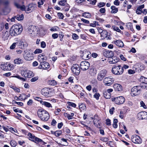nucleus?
Here are the masks:
<instances>
[{"label":"nucleus","instance_id":"1","mask_svg":"<svg viewBox=\"0 0 147 147\" xmlns=\"http://www.w3.org/2000/svg\"><path fill=\"white\" fill-rule=\"evenodd\" d=\"M14 4L17 8L20 9L22 11L25 10L27 13L32 12L36 8V5L33 4H29L28 7H26L24 5L21 6L16 3H15Z\"/></svg>","mask_w":147,"mask_h":147},{"label":"nucleus","instance_id":"2","mask_svg":"<svg viewBox=\"0 0 147 147\" xmlns=\"http://www.w3.org/2000/svg\"><path fill=\"white\" fill-rule=\"evenodd\" d=\"M37 114L38 117L43 121H46L49 118V115L48 112L42 109H38Z\"/></svg>","mask_w":147,"mask_h":147},{"label":"nucleus","instance_id":"3","mask_svg":"<svg viewBox=\"0 0 147 147\" xmlns=\"http://www.w3.org/2000/svg\"><path fill=\"white\" fill-rule=\"evenodd\" d=\"M112 72L116 75H120L122 74L124 71L123 67L120 65H115L113 66L111 70Z\"/></svg>","mask_w":147,"mask_h":147},{"label":"nucleus","instance_id":"4","mask_svg":"<svg viewBox=\"0 0 147 147\" xmlns=\"http://www.w3.org/2000/svg\"><path fill=\"white\" fill-rule=\"evenodd\" d=\"M41 93L43 95L47 97H50L54 94V90L50 88H43L41 90Z\"/></svg>","mask_w":147,"mask_h":147},{"label":"nucleus","instance_id":"5","mask_svg":"<svg viewBox=\"0 0 147 147\" xmlns=\"http://www.w3.org/2000/svg\"><path fill=\"white\" fill-rule=\"evenodd\" d=\"M27 32L31 36L34 37L37 35L38 30L36 27L34 26H30L28 28Z\"/></svg>","mask_w":147,"mask_h":147},{"label":"nucleus","instance_id":"6","mask_svg":"<svg viewBox=\"0 0 147 147\" xmlns=\"http://www.w3.org/2000/svg\"><path fill=\"white\" fill-rule=\"evenodd\" d=\"M142 86H136L132 88L131 89V94L132 96L138 95L140 94Z\"/></svg>","mask_w":147,"mask_h":147},{"label":"nucleus","instance_id":"7","mask_svg":"<svg viewBox=\"0 0 147 147\" xmlns=\"http://www.w3.org/2000/svg\"><path fill=\"white\" fill-rule=\"evenodd\" d=\"M13 31L16 35L19 34L22 32L23 28L20 24H15L11 28Z\"/></svg>","mask_w":147,"mask_h":147},{"label":"nucleus","instance_id":"8","mask_svg":"<svg viewBox=\"0 0 147 147\" xmlns=\"http://www.w3.org/2000/svg\"><path fill=\"white\" fill-rule=\"evenodd\" d=\"M28 135L29 137V139L32 141L34 142H39L43 144L45 143L41 139L35 137L30 133H28Z\"/></svg>","mask_w":147,"mask_h":147},{"label":"nucleus","instance_id":"9","mask_svg":"<svg viewBox=\"0 0 147 147\" xmlns=\"http://www.w3.org/2000/svg\"><path fill=\"white\" fill-rule=\"evenodd\" d=\"M114 79L111 76H109L105 78L103 82L105 86H110L113 83Z\"/></svg>","mask_w":147,"mask_h":147},{"label":"nucleus","instance_id":"10","mask_svg":"<svg viewBox=\"0 0 147 147\" xmlns=\"http://www.w3.org/2000/svg\"><path fill=\"white\" fill-rule=\"evenodd\" d=\"M111 100L112 101L117 105L122 104L125 101V99L123 96L112 98Z\"/></svg>","mask_w":147,"mask_h":147},{"label":"nucleus","instance_id":"11","mask_svg":"<svg viewBox=\"0 0 147 147\" xmlns=\"http://www.w3.org/2000/svg\"><path fill=\"white\" fill-rule=\"evenodd\" d=\"M107 71L103 69L100 71L97 76V79L98 81H101L103 80V78L106 76Z\"/></svg>","mask_w":147,"mask_h":147},{"label":"nucleus","instance_id":"12","mask_svg":"<svg viewBox=\"0 0 147 147\" xmlns=\"http://www.w3.org/2000/svg\"><path fill=\"white\" fill-rule=\"evenodd\" d=\"M72 71L76 75H78L80 72V69L79 65L77 64H74L71 67Z\"/></svg>","mask_w":147,"mask_h":147},{"label":"nucleus","instance_id":"13","mask_svg":"<svg viewBox=\"0 0 147 147\" xmlns=\"http://www.w3.org/2000/svg\"><path fill=\"white\" fill-rule=\"evenodd\" d=\"M90 66V64L89 63L86 61L81 62L80 64L81 69L83 71H86L88 69Z\"/></svg>","mask_w":147,"mask_h":147},{"label":"nucleus","instance_id":"14","mask_svg":"<svg viewBox=\"0 0 147 147\" xmlns=\"http://www.w3.org/2000/svg\"><path fill=\"white\" fill-rule=\"evenodd\" d=\"M23 56L24 59L27 61H30L33 59V57L32 53L25 51Z\"/></svg>","mask_w":147,"mask_h":147},{"label":"nucleus","instance_id":"15","mask_svg":"<svg viewBox=\"0 0 147 147\" xmlns=\"http://www.w3.org/2000/svg\"><path fill=\"white\" fill-rule=\"evenodd\" d=\"M1 68L3 70L10 71L13 69V65L8 63L1 65Z\"/></svg>","mask_w":147,"mask_h":147},{"label":"nucleus","instance_id":"16","mask_svg":"<svg viewBox=\"0 0 147 147\" xmlns=\"http://www.w3.org/2000/svg\"><path fill=\"white\" fill-rule=\"evenodd\" d=\"M21 73L22 76L25 77L30 78L33 75L32 72L28 70L22 71Z\"/></svg>","mask_w":147,"mask_h":147},{"label":"nucleus","instance_id":"17","mask_svg":"<svg viewBox=\"0 0 147 147\" xmlns=\"http://www.w3.org/2000/svg\"><path fill=\"white\" fill-rule=\"evenodd\" d=\"M137 117L139 120L147 119V112L145 111L140 112L137 115Z\"/></svg>","mask_w":147,"mask_h":147},{"label":"nucleus","instance_id":"18","mask_svg":"<svg viewBox=\"0 0 147 147\" xmlns=\"http://www.w3.org/2000/svg\"><path fill=\"white\" fill-rule=\"evenodd\" d=\"M132 142L135 144H140L142 142V139L140 137L136 135H134L131 138Z\"/></svg>","mask_w":147,"mask_h":147},{"label":"nucleus","instance_id":"19","mask_svg":"<svg viewBox=\"0 0 147 147\" xmlns=\"http://www.w3.org/2000/svg\"><path fill=\"white\" fill-rule=\"evenodd\" d=\"M17 45L21 49L26 47L28 45L27 42L24 40H17Z\"/></svg>","mask_w":147,"mask_h":147},{"label":"nucleus","instance_id":"20","mask_svg":"<svg viewBox=\"0 0 147 147\" xmlns=\"http://www.w3.org/2000/svg\"><path fill=\"white\" fill-rule=\"evenodd\" d=\"M50 67L49 64L47 62L43 61L40 63V65L38 66L39 69H47Z\"/></svg>","mask_w":147,"mask_h":147},{"label":"nucleus","instance_id":"21","mask_svg":"<svg viewBox=\"0 0 147 147\" xmlns=\"http://www.w3.org/2000/svg\"><path fill=\"white\" fill-rule=\"evenodd\" d=\"M103 55L106 57L108 58L112 57L114 56L113 52L111 51H105L103 53Z\"/></svg>","mask_w":147,"mask_h":147},{"label":"nucleus","instance_id":"22","mask_svg":"<svg viewBox=\"0 0 147 147\" xmlns=\"http://www.w3.org/2000/svg\"><path fill=\"white\" fill-rule=\"evenodd\" d=\"M113 88L116 91L121 92L123 89L121 85L118 84H115L113 85Z\"/></svg>","mask_w":147,"mask_h":147},{"label":"nucleus","instance_id":"23","mask_svg":"<svg viewBox=\"0 0 147 147\" xmlns=\"http://www.w3.org/2000/svg\"><path fill=\"white\" fill-rule=\"evenodd\" d=\"M109 61V63L110 64H115L119 61V58L116 57H111Z\"/></svg>","mask_w":147,"mask_h":147},{"label":"nucleus","instance_id":"24","mask_svg":"<svg viewBox=\"0 0 147 147\" xmlns=\"http://www.w3.org/2000/svg\"><path fill=\"white\" fill-rule=\"evenodd\" d=\"M140 81L145 84L144 86H142V88L147 90V78H145L144 77H142L140 79Z\"/></svg>","mask_w":147,"mask_h":147},{"label":"nucleus","instance_id":"25","mask_svg":"<svg viewBox=\"0 0 147 147\" xmlns=\"http://www.w3.org/2000/svg\"><path fill=\"white\" fill-rule=\"evenodd\" d=\"M114 43L117 46L120 47H122L124 46V44L122 41L120 40H117L113 41Z\"/></svg>","mask_w":147,"mask_h":147},{"label":"nucleus","instance_id":"26","mask_svg":"<svg viewBox=\"0 0 147 147\" xmlns=\"http://www.w3.org/2000/svg\"><path fill=\"white\" fill-rule=\"evenodd\" d=\"M97 72V70L95 68H91L89 71V73L91 76H95Z\"/></svg>","mask_w":147,"mask_h":147},{"label":"nucleus","instance_id":"27","mask_svg":"<svg viewBox=\"0 0 147 147\" xmlns=\"http://www.w3.org/2000/svg\"><path fill=\"white\" fill-rule=\"evenodd\" d=\"M40 103L42 105L48 108H52V106L51 105L49 102L43 101H40Z\"/></svg>","mask_w":147,"mask_h":147},{"label":"nucleus","instance_id":"28","mask_svg":"<svg viewBox=\"0 0 147 147\" xmlns=\"http://www.w3.org/2000/svg\"><path fill=\"white\" fill-rule=\"evenodd\" d=\"M46 58L45 56H44L42 54H40L38 56V60L40 62H42L43 61H45L46 60Z\"/></svg>","mask_w":147,"mask_h":147},{"label":"nucleus","instance_id":"29","mask_svg":"<svg viewBox=\"0 0 147 147\" xmlns=\"http://www.w3.org/2000/svg\"><path fill=\"white\" fill-rule=\"evenodd\" d=\"M14 63L15 64H20L24 63L23 60L20 58H16L14 60Z\"/></svg>","mask_w":147,"mask_h":147},{"label":"nucleus","instance_id":"30","mask_svg":"<svg viewBox=\"0 0 147 147\" xmlns=\"http://www.w3.org/2000/svg\"><path fill=\"white\" fill-rule=\"evenodd\" d=\"M145 67L144 65H141L140 64L138 65L136 68V71L138 72L144 70L145 69Z\"/></svg>","mask_w":147,"mask_h":147},{"label":"nucleus","instance_id":"31","mask_svg":"<svg viewBox=\"0 0 147 147\" xmlns=\"http://www.w3.org/2000/svg\"><path fill=\"white\" fill-rule=\"evenodd\" d=\"M30 94H28V95H26L25 94H20L19 96V97L21 98L22 97V98H20V100H23L27 99L28 97H30Z\"/></svg>","mask_w":147,"mask_h":147},{"label":"nucleus","instance_id":"32","mask_svg":"<svg viewBox=\"0 0 147 147\" xmlns=\"http://www.w3.org/2000/svg\"><path fill=\"white\" fill-rule=\"evenodd\" d=\"M104 97L106 99H109L111 97V94L108 92H103Z\"/></svg>","mask_w":147,"mask_h":147},{"label":"nucleus","instance_id":"33","mask_svg":"<svg viewBox=\"0 0 147 147\" xmlns=\"http://www.w3.org/2000/svg\"><path fill=\"white\" fill-rule=\"evenodd\" d=\"M15 18L18 21H20L23 19L24 16L23 14L17 15L15 17Z\"/></svg>","mask_w":147,"mask_h":147},{"label":"nucleus","instance_id":"34","mask_svg":"<svg viewBox=\"0 0 147 147\" xmlns=\"http://www.w3.org/2000/svg\"><path fill=\"white\" fill-rule=\"evenodd\" d=\"M111 13H116L118 11V9L115 6H112L111 7Z\"/></svg>","mask_w":147,"mask_h":147},{"label":"nucleus","instance_id":"35","mask_svg":"<svg viewBox=\"0 0 147 147\" xmlns=\"http://www.w3.org/2000/svg\"><path fill=\"white\" fill-rule=\"evenodd\" d=\"M48 83L51 85L55 86L57 84V82L54 80H50L49 81Z\"/></svg>","mask_w":147,"mask_h":147},{"label":"nucleus","instance_id":"36","mask_svg":"<svg viewBox=\"0 0 147 147\" xmlns=\"http://www.w3.org/2000/svg\"><path fill=\"white\" fill-rule=\"evenodd\" d=\"M83 16L85 18H89L91 17V15L88 12H85L83 14Z\"/></svg>","mask_w":147,"mask_h":147},{"label":"nucleus","instance_id":"37","mask_svg":"<svg viewBox=\"0 0 147 147\" xmlns=\"http://www.w3.org/2000/svg\"><path fill=\"white\" fill-rule=\"evenodd\" d=\"M79 108L80 110L82 111L86 109V107L84 104L82 103L79 105Z\"/></svg>","mask_w":147,"mask_h":147},{"label":"nucleus","instance_id":"38","mask_svg":"<svg viewBox=\"0 0 147 147\" xmlns=\"http://www.w3.org/2000/svg\"><path fill=\"white\" fill-rule=\"evenodd\" d=\"M54 133L55 134V135L56 136H59L62 134V131L61 130H59L55 131V132Z\"/></svg>","mask_w":147,"mask_h":147},{"label":"nucleus","instance_id":"39","mask_svg":"<svg viewBox=\"0 0 147 147\" xmlns=\"http://www.w3.org/2000/svg\"><path fill=\"white\" fill-rule=\"evenodd\" d=\"M118 122V120L117 119H115L113 121V126L115 128H116L117 127V123Z\"/></svg>","mask_w":147,"mask_h":147},{"label":"nucleus","instance_id":"40","mask_svg":"<svg viewBox=\"0 0 147 147\" xmlns=\"http://www.w3.org/2000/svg\"><path fill=\"white\" fill-rule=\"evenodd\" d=\"M10 144L12 146L14 147L17 145V143L16 141L14 140H12L10 142Z\"/></svg>","mask_w":147,"mask_h":147},{"label":"nucleus","instance_id":"41","mask_svg":"<svg viewBox=\"0 0 147 147\" xmlns=\"http://www.w3.org/2000/svg\"><path fill=\"white\" fill-rule=\"evenodd\" d=\"M72 37L73 39L74 40H76L79 38L78 36L76 34L74 33L72 35Z\"/></svg>","mask_w":147,"mask_h":147},{"label":"nucleus","instance_id":"42","mask_svg":"<svg viewBox=\"0 0 147 147\" xmlns=\"http://www.w3.org/2000/svg\"><path fill=\"white\" fill-rule=\"evenodd\" d=\"M17 41L16 42H14L13 44L10 46V48L11 49H13L15 48L16 45H17Z\"/></svg>","mask_w":147,"mask_h":147},{"label":"nucleus","instance_id":"43","mask_svg":"<svg viewBox=\"0 0 147 147\" xmlns=\"http://www.w3.org/2000/svg\"><path fill=\"white\" fill-rule=\"evenodd\" d=\"M42 52V50L40 49H37L34 52V54H38L41 53Z\"/></svg>","mask_w":147,"mask_h":147},{"label":"nucleus","instance_id":"44","mask_svg":"<svg viewBox=\"0 0 147 147\" xmlns=\"http://www.w3.org/2000/svg\"><path fill=\"white\" fill-rule=\"evenodd\" d=\"M113 28L114 30L118 32H121L119 28L116 26H113Z\"/></svg>","mask_w":147,"mask_h":147},{"label":"nucleus","instance_id":"45","mask_svg":"<svg viewBox=\"0 0 147 147\" xmlns=\"http://www.w3.org/2000/svg\"><path fill=\"white\" fill-rule=\"evenodd\" d=\"M107 34V32L106 31H103L101 33V35L102 36H103L104 37H106Z\"/></svg>","mask_w":147,"mask_h":147},{"label":"nucleus","instance_id":"46","mask_svg":"<svg viewBox=\"0 0 147 147\" xmlns=\"http://www.w3.org/2000/svg\"><path fill=\"white\" fill-rule=\"evenodd\" d=\"M46 43L44 41H42L40 43V46L42 48H44L46 47Z\"/></svg>","mask_w":147,"mask_h":147},{"label":"nucleus","instance_id":"47","mask_svg":"<svg viewBox=\"0 0 147 147\" xmlns=\"http://www.w3.org/2000/svg\"><path fill=\"white\" fill-rule=\"evenodd\" d=\"M59 29V28L58 27L55 26L54 27H53V28H51V29H50V30L51 31H58Z\"/></svg>","mask_w":147,"mask_h":147},{"label":"nucleus","instance_id":"48","mask_svg":"<svg viewBox=\"0 0 147 147\" xmlns=\"http://www.w3.org/2000/svg\"><path fill=\"white\" fill-rule=\"evenodd\" d=\"M140 104L141 106L142 107L144 108L145 109H146L147 108V107L143 101H140Z\"/></svg>","mask_w":147,"mask_h":147},{"label":"nucleus","instance_id":"49","mask_svg":"<svg viewBox=\"0 0 147 147\" xmlns=\"http://www.w3.org/2000/svg\"><path fill=\"white\" fill-rule=\"evenodd\" d=\"M100 140L104 142H107L108 141L109 139L107 138L102 137L100 138Z\"/></svg>","mask_w":147,"mask_h":147},{"label":"nucleus","instance_id":"50","mask_svg":"<svg viewBox=\"0 0 147 147\" xmlns=\"http://www.w3.org/2000/svg\"><path fill=\"white\" fill-rule=\"evenodd\" d=\"M9 131L13 133L14 132L17 133L18 132L17 130L14 129V128L12 127H10L9 128Z\"/></svg>","mask_w":147,"mask_h":147},{"label":"nucleus","instance_id":"51","mask_svg":"<svg viewBox=\"0 0 147 147\" xmlns=\"http://www.w3.org/2000/svg\"><path fill=\"white\" fill-rule=\"evenodd\" d=\"M100 96V94L98 93H96L94 95V97L96 98L97 100H98L99 99Z\"/></svg>","mask_w":147,"mask_h":147},{"label":"nucleus","instance_id":"52","mask_svg":"<svg viewBox=\"0 0 147 147\" xmlns=\"http://www.w3.org/2000/svg\"><path fill=\"white\" fill-rule=\"evenodd\" d=\"M57 16H58L59 17V18L61 19H63V15L61 13H57Z\"/></svg>","mask_w":147,"mask_h":147},{"label":"nucleus","instance_id":"53","mask_svg":"<svg viewBox=\"0 0 147 147\" xmlns=\"http://www.w3.org/2000/svg\"><path fill=\"white\" fill-rule=\"evenodd\" d=\"M44 0H40L38 2V7H40V5H42L44 3Z\"/></svg>","mask_w":147,"mask_h":147},{"label":"nucleus","instance_id":"54","mask_svg":"<svg viewBox=\"0 0 147 147\" xmlns=\"http://www.w3.org/2000/svg\"><path fill=\"white\" fill-rule=\"evenodd\" d=\"M59 4L61 5H65L66 4V1L64 0L61 1L59 2Z\"/></svg>","mask_w":147,"mask_h":147},{"label":"nucleus","instance_id":"55","mask_svg":"<svg viewBox=\"0 0 147 147\" xmlns=\"http://www.w3.org/2000/svg\"><path fill=\"white\" fill-rule=\"evenodd\" d=\"M105 3L104 2H100L98 5V6L100 8L104 6L105 5Z\"/></svg>","mask_w":147,"mask_h":147},{"label":"nucleus","instance_id":"56","mask_svg":"<svg viewBox=\"0 0 147 147\" xmlns=\"http://www.w3.org/2000/svg\"><path fill=\"white\" fill-rule=\"evenodd\" d=\"M68 104L69 105L74 107H76V105L75 103L71 102H68Z\"/></svg>","mask_w":147,"mask_h":147},{"label":"nucleus","instance_id":"57","mask_svg":"<svg viewBox=\"0 0 147 147\" xmlns=\"http://www.w3.org/2000/svg\"><path fill=\"white\" fill-rule=\"evenodd\" d=\"M38 78L37 77H34L32 78L31 79L30 81L31 82H34L37 81L38 80Z\"/></svg>","mask_w":147,"mask_h":147},{"label":"nucleus","instance_id":"58","mask_svg":"<svg viewBox=\"0 0 147 147\" xmlns=\"http://www.w3.org/2000/svg\"><path fill=\"white\" fill-rule=\"evenodd\" d=\"M114 4L116 5H119L120 4V2L118 0H115L114 2Z\"/></svg>","mask_w":147,"mask_h":147},{"label":"nucleus","instance_id":"59","mask_svg":"<svg viewBox=\"0 0 147 147\" xmlns=\"http://www.w3.org/2000/svg\"><path fill=\"white\" fill-rule=\"evenodd\" d=\"M106 124L107 125H110L111 124V120L109 119H106Z\"/></svg>","mask_w":147,"mask_h":147},{"label":"nucleus","instance_id":"60","mask_svg":"<svg viewBox=\"0 0 147 147\" xmlns=\"http://www.w3.org/2000/svg\"><path fill=\"white\" fill-rule=\"evenodd\" d=\"M128 73L129 74H133L135 73V71L132 69H129L128 71Z\"/></svg>","mask_w":147,"mask_h":147},{"label":"nucleus","instance_id":"61","mask_svg":"<svg viewBox=\"0 0 147 147\" xmlns=\"http://www.w3.org/2000/svg\"><path fill=\"white\" fill-rule=\"evenodd\" d=\"M81 20L83 22L86 24H88L89 23V22L88 20L84 19L83 18H82Z\"/></svg>","mask_w":147,"mask_h":147},{"label":"nucleus","instance_id":"62","mask_svg":"<svg viewBox=\"0 0 147 147\" xmlns=\"http://www.w3.org/2000/svg\"><path fill=\"white\" fill-rule=\"evenodd\" d=\"M58 34H53L52 35V37L54 39H56L58 38Z\"/></svg>","mask_w":147,"mask_h":147},{"label":"nucleus","instance_id":"63","mask_svg":"<svg viewBox=\"0 0 147 147\" xmlns=\"http://www.w3.org/2000/svg\"><path fill=\"white\" fill-rule=\"evenodd\" d=\"M13 89L16 92L18 93L20 91V89L16 87H13Z\"/></svg>","mask_w":147,"mask_h":147},{"label":"nucleus","instance_id":"64","mask_svg":"<svg viewBox=\"0 0 147 147\" xmlns=\"http://www.w3.org/2000/svg\"><path fill=\"white\" fill-rule=\"evenodd\" d=\"M63 125V124L62 122L59 123L58 124V126H57L58 128L59 129H60L62 127V126Z\"/></svg>","mask_w":147,"mask_h":147}]
</instances>
